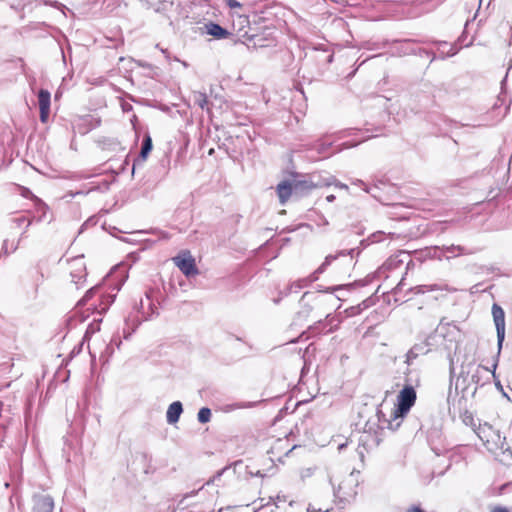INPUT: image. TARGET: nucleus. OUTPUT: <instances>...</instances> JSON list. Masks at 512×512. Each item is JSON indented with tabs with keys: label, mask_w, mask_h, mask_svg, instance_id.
<instances>
[{
	"label": "nucleus",
	"mask_w": 512,
	"mask_h": 512,
	"mask_svg": "<svg viewBox=\"0 0 512 512\" xmlns=\"http://www.w3.org/2000/svg\"><path fill=\"white\" fill-rule=\"evenodd\" d=\"M390 234H386L383 231H377L371 234L366 241L370 243H379L382 242L385 238H387Z\"/></svg>",
	"instance_id": "obj_29"
},
{
	"label": "nucleus",
	"mask_w": 512,
	"mask_h": 512,
	"mask_svg": "<svg viewBox=\"0 0 512 512\" xmlns=\"http://www.w3.org/2000/svg\"><path fill=\"white\" fill-rule=\"evenodd\" d=\"M475 378H476V376H475V375H473V376H472V381H473V382H475V383H478V382H479V380H478V379H477V380H475Z\"/></svg>",
	"instance_id": "obj_46"
},
{
	"label": "nucleus",
	"mask_w": 512,
	"mask_h": 512,
	"mask_svg": "<svg viewBox=\"0 0 512 512\" xmlns=\"http://www.w3.org/2000/svg\"><path fill=\"white\" fill-rule=\"evenodd\" d=\"M296 446H292V448L286 453L288 455L293 449H295Z\"/></svg>",
	"instance_id": "obj_47"
},
{
	"label": "nucleus",
	"mask_w": 512,
	"mask_h": 512,
	"mask_svg": "<svg viewBox=\"0 0 512 512\" xmlns=\"http://www.w3.org/2000/svg\"><path fill=\"white\" fill-rule=\"evenodd\" d=\"M183 412V406L180 401L171 403L166 412V420L169 424H175L178 422Z\"/></svg>",
	"instance_id": "obj_14"
},
{
	"label": "nucleus",
	"mask_w": 512,
	"mask_h": 512,
	"mask_svg": "<svg viewBox=\"0 0 512 512\" xmlns=\"http://www.w3.org/2000/svg\"><path fill=\"white\" fill-rule=\"evenodd\" d=\"M376 415L382 427L396 430L401 424L400 419L394 420L393 412L391 413L390 418H386V415L380 409H378Z\"/></svg>",
	"instance_id": "obj_16"
},
{
	"label": "nucleus",
	"mask_w": 512,
	"mask_h": 512,
	"mask_svg": "<svg viewBox=\"0 0 512 512\" xmlns=\"http://www.w3.org/2000/svg\"><path fill=\"white\" fill-rule=\"evenodd\" d=\"M316 184H318V185H317V187H318V186H323V185H324V186L334 185L335 187L340 188V189H344V190H348V189H349V187H348L346 184H344V183H342V182L338 181V180H337L335 177H333V176H330V177H328V178H326V179H323V181H322V182H317Z\"/></svg>",
	"instance_id": "obj_20"
},
{
	"label": "nucleus",
	"mask_w": 512,
	"mask_h": 512,
	"mask_svg": "<svg viewBox=\"0 0 512 512\" xmlns=\"http://www.w3.org/2000/svg\"><path fill=\"white\" fill-rule=\"evenodd\" d=\"M429 349H425L422 344H415L406 354V363L410 365L414 359H416L420 354H427Z\"/></svg>",
	"instance_id": "obj_18"
},
{
	"label": "nucleus",
	"mask_w": 512,
	"mask_h": 512,
	"mask_svg": "<svg viewBox=\"0 0 512 512\" xmlns=\"http://www.w3.org/2000/svg\"><path fill=\"white\" fill-rule=\"evenodd\" d=\"M317 185L318 184H314L313 182L307 180H294L293 182L282 181L277 185L276 192L280 203L283 205L287 202L292 193H304L312 190L313 188H316Z\"/></svg>",
	"instance_id": "obj_7"
},
{
	"label": "nucleus",
	"mask_w": 512,
	"mask_h": 512,
	"mask_svg": "<svg viewBox=\"0 0 512 512\" xmlns=\"http://www.w3.org/2000/svg\"><path fill=\"white\" fill-rule=\"evenodd\" d=\"M331 146L332 142L320 140L313 146V149L316 150L319 154L326 155Z\"/></svg>",
	"instance_id": "obj_26"
},
{
	"label": "nucleus",
	"mask_w": 512,
	"mask_h": 512,
	"mask_svg": "<svg viewBox=\"0 0 512 512\" xmlns=\"http://www.w3.org/2000/svg\"><path fill=\"white\" fill-rule=\"evenodd\" d=\"M206 33L215 37L216 39H225L230 35L226 29L217 23L210 22L205 25Z\"/></svg>",
	"instance_id": "obj_15"
},
{
	"label": "nucleus",
	"mask_w": 512,
	"mask_h": 512,
	"mask_svg": "<svg viewBox=\"0 0 512 512\" xmlns=\"http://www.w3.org/2000/svg\"><path fill=\"white\" fill-rule=\"evenodd\" d=\"M277 499H278L279 502L282 501V500L286 501V497L285 496L281 497L280 495H278Z\"/></svg>",
	"instance_id": "obj_44"
},
{
	"label": "nucleus",
	"mask_w": 512,
	"mask_h": 512,
	"mask_svg": "<svg viewBox=\"0 0 512 512\" xmlns=\"http://www.w3.org/2000/svg\"><path fill=\"white\" fill-rule=\"evenodd\" d=\"M353 185H357V186H361L363 187V189L367 192V193H371L370 189L368 188V186L360 179H356L352 182Z\"/></svg>",
	"instance_id": "obj_33"
},
{
	"label": "nucleus",
	"mask_w": 512,
	"mask_h": 512,
	"mask_svg": "<svg viewBox=\"0 0 512 512\" xmlns=\"http://www.w3.org/2000/svg\"><path fill=\"white\" fill-rule=\"evenodd\" d=\"M193 101L194 104L199 106L201 109H204L208 104L207 95L202 92H194Z\"/></svg>",
	"instance_id": "obj_22"
},
{
	"label": "nucleus",
	"mask_w": 512,
	"mask_h": 512,
	"mask_svg": "<svg viewBox=\"0 0 512 512\" xmlns=\"http://www.w3.org/2000/svg\"><path fill=\"white\" fill-rule=\"evenodd\" d=\"M326 200H327V202H333V201L335 200V196H334L333 194L328 195V196L326 197Z\"/></svg>",
	"instance_id": "obj_41"
},
{
	"label": "nucleus",
	"mask_w": 512,
	"mask_h": 512,
	"mask_svg": "<svg viewBox=\"0 0 512 512\" xmlns=\"http://www.w3.org/2000/svg\"><path fill=\"white\" fill-rule=\"evenodd\" d=\"M255 405L253 402H237L226 406V411H233L237 409L251 408Z\"/></svg>",
	"instance_id": "obj_28"
},
{
	"label": "nucleus",
	"mask_w": 512,
	"mask_h": 512,
	"mask_svg": "<svg viewBox=\"0 0 512 512\" xmlns=\"http://www.w3.org/2000/svg\"><path fill=\"white\" fill-rule=\"evenodd\" d=\"M359 130L358 129H355V128H350V129H346L344 131H341L339 133V138H344V137H348V136H352V135H355L356 132H358Z\"/></svg>",
	"instance_id": "obj_32"
},
{
	"label": "nucleus",
	"mask_w": 512,
	"mask_h": 512,
	"mask_svg": "<svg viewBox=\"0 0 512 512\" xmlns=\"http://www.w3.org/2000/svg\"><path fill=\"white\" fill-rule=\"evenodd\" d=\"M456 53H457V50L451 46L450 50L447 52L446 55H443L442 58L444 59L446 57L454 56Z\"/></svg>",
	"instance_id": "obj_34"
},
{
	"label": "nucleus",
	"mask_w": 512,
	"mask_h": 512,
	"mask_svg": "<svg viewBox=\"0 0 512 512\" xmlns=\"http://www.w3.org/2000/svg\"><path fill=\"white\" fill-rule=\"evenodd\" d=\"M371 136H366L364 137L363 139L357 141V142H344L340 145L339 149L337 151H342L343 149H348V148H352V147H355L357 145H359L361 142L369 139Z\"/></svg>",
	"instance_id": "obj_30"
},
{
	"label": "nucleus",
	"mask_w": 512,
	"mask_h": 512,
	"mask_svg": "<svg viewBox=\"0 0 512 512\" xmlns=\"http://www.w3.org/2000/svg\"><path fill=\"white\" fill-rule=\"evenodd\" d=\"M458 333V327L453 322H446L445 318L440 320V323L436 328V334H438L443 341H454Z\"/></svg>",
	"instance_id": "obj_10"
},
{
	"label": "nucleus",
	"mask_w": 512,
	"mask_h": 512,
	"mask_svg": "<svg viewBox=\"0 0 512 512\" xmlns=\"http://www.w3.org/2000/svg\"><path fill=\"white\" fill-rule=\"evenodd\" d=\"M358 473L351 471L344 476L339 468L329 470V482L333 488L335 498L340 502H349L357 494Z\"/></svg>",
	"instance_id": "obj_1"
},
{
	"label": "nucleus",
	"mask_w": 512,
	"mask_h": 512,
	"mask_svg": "<svg viewBox=\"0 0 512 512\" xmlns=\"http://www.w3.org/2000/svg\"><path fill=\"white\" fill-rule=\"evenodd\" d=\"M492 315H493V320H494V323H495V327H496V332H497V346H498V351H497V355H496V359L492 365V370H490L488 367H484L482 365H479L478 366V369H477V372H479L480 369L486 371V372H491L492 376L494 379H496V368H497V365H498V359H499V356H500V353H501V349H502V345H503V342H504V339H505V313H504V310L497 304H493L492 306Z\"/></svg>",
	"instance_id": "obj_5"
},
{
	"label": "nucleus",
	"mask_w": 512,
	"mask_h": 512,
	"mask_svg": "<svg viewBox=\"0 0 512 512\" xmlns=\"http://www.w3.org/2000/svg\"><path fill=\"white\" fill-rule=\"evenodd\" d=\"M492 512H510V511L505 507L498 506V507H495Z\"/></svg>",
	"instance_id": "obj_37"
},
{
	"label": "nucleus",
	"mask_w": 512,
	"mask_h": 512,
	"mask_svg": "<svg viewBox=\"0 0 512 512\" xmlns=\"http://www.w3.org/2000/svg\"><path fill=\"white\" fill-rule=\"evenodd\" d=\"M68 264L71 282H73L78 288L79 284L85 282L87 276L84 256L79 255L77 257H74L68 261Z\"/></svg>",
	"instance_id": "obj_8"
},
{
	"label": "nucleus",
	"mask_w": 512,
	"mask_h": 512,
	"mask_svg": "<svg viewBox=\"0 0 512 512\" xmlns=\"http://www.w3.org/2000/svg\"><path fill=\"white\" fill-rule=\"evenodd\" d=\"M228 4L231 8L240 7V3L236 0H229Z\"/></svg>",
	"instance_id": "obj_38"
},
{
	"label": "nucleus",
	"mask_w": 512,
	"mask_h": 512,
	"mask_svg": "<svg viewBox=\"0 0 512 512\" xmlns=\"http://www.w3.org/2000/svg\"><path fill=\"white\" fill-rule=\"evenodd\" d=\"M402 285V280L398 283V285L396 286L395 288V293H398V291L400 290V287Z\"/></svg>",
	"instance_id": "obj_43"
},
{
	"label": "nucleus",
	"mask_w": 512,
	"mask_h": 512,
	"mask_svg": "<svg viewBox=\"0 0 512 512\" xmlns=\"http://www.w3.org/2000/svg\"><path fill=\"white\" fill-rule=\"evenodd\" d=\"M137 64L140 66V67H144V68H147L149 67L150 65L147 64L146 62H143V61H137Z\"/></svg>",
	"instance_id": "obj_40"
},
{
	"label": "nucleus",
	"mask_w": 512,
	"mask_h": 512,
	"mask_svg": "<svg viewBox=\"0 0 512 512\" xmlns=\"http://www.w3.org/2000/svg\"><path fill=\"white\" fill-rule=\"evenodd\" d=\"M54 500L48 494H36L33 496V512H53Z\"/></svg>",
	"instance_id": "obj_11"
},
{
	"label": "nucleus",
	"mask_w": 512,
	"mask_h": 512,
	"mask_svg": "<svg viewBox=\"0 0 512 512\" xmlns=\"http://www.w3.org/2000/svg\"><path fill=\"white\" fill-rule=\"evenodd\" d=\"M99 286L96 285L90 288L85 295L78 301L77 306H84L88 303V301L94 296V294L98 291Z\"/></svg>",
	"instance_id": "obj_25"
},
{
	"label": "nucleus",
	"mask_w": 512,
	"mask_h": 512,
	"mask_svg": "<svg viewBox=\"0 0 512 512\" xmlns=\"http://www.w3.org/2000/svg\"><path fill=\"white\" fill-rule=\"evenodd\" d=\"M475 433L489 452L496 453L505 449V437L489 423L480 424Z\"/></svg>",
	"instance_id": "obj_4"
},
{
	"label": "nucleus",
	"mask_w": 512,
	"mask_h": 512,
	"mask_svg": "<svg viewBox=\"0 0 512 512\" xmlns=\"http://www.w3.org/2000/svg\"><path fill=\"white\" fill-rule=\"evenodd\" d=\"M96 330H99V326L91 324V325H89V327H88V329L86 331V334H88L90 332H95Z\"/></svg>",
	"instance_id": "obj_36"
},
{
	"label": "nucleus",
	"mask_w": 512,
	"mask_h": 512,
	"mask_svg": "<svg viewBox=\"0 0 512 512\" xmlns=\"http://www.w3.org/2000/svg\"><path fill=\"white\" fill-rule=\"evenodd\" d=\"M197 419L200 423H208L211 419V410L207 407H203L198 411Z\"/></svg>",
	"instance_id": "obj_24"
},
{
	"label": "nucleus",
	"mask_w": 512,
	"mask_h": 512,
	"mask_svg": "<svg viewBox=\"0 0 512 512\" xmlns=\"http://www.w3.org/2000/svg\"><path fill=\"white\" fill-rule=\"evenodd\" d=\"M440 45H447L446 42H439Z\"/></svg>",
	"instance_id": "obj_48"
},
{
	"label": "nucleus",
	"mask_w": 512,
	"mask_h": 512,
	"mask_svg": "<svg viewBox=\"0 0 512 512\" xmlns=\"http://www.w3.org/2000/svg\"><path fill=\"white\" fill-rule=\"evenodd\" d=\"M441 288L437 285H418L411 289L415 294H423L427 291L440 290Z\"/></svg>",
	"instance_id": "obj_27"
},
{
	"label": "nucleus",
	"mask_w": 512,
	"mask_h": 512,
	"mask_svg": "<svg viewBox=\"0 0 512 512\" xmlns=\"http://www.w3.org/2000/svg\"><path fill=\"white\" fill-rule=\"evenodd\" d=\"M336 298L332 295H325L321 292H305L300 300V310L297 312L295 321L306 320L313 309L326 310L328 304H333ZM323 311L320 316L324 314Z\"/></svg>",
	"instance_id": "obj_2"
},
{
	"label": "nucleus",
	"mask_w": 512,
	"mask_h": 512,
	"mask_svg": "<svg viewBox=\"0 0 512 512\" xmlns=\"http://www.w3.org/2000/svg\"><path fill=\"white\" fill-rule=\"evenodd\" d=\"M36 208L37 212L40 213L39 221L46 219V215L49 211L48 205L42 202L39 198H36Z\"/></svg>",
	"instance_id": "obj_23"
},
{
	"label": "nucleus",
	"mask_w": 512,
	"mask_h": 512,
	"mask_svg": "<svg viewBox=\"0 0 512 512\" xmlns=\"http://www.w3.org/2000/svg\"><path fill=\"white\" fill-rule=\"evenodd\" d=\"M495 384H496V387H497L499 390L503 391V387H502V385H501L500 381H496V383H495Z\"/></svg>",
	"instance_id": "obj_42"
},
{
	"label": "nucleus",
	"mask_w": 512,
	"mask_h": 512,
	"mask_svg": "<svg viewBox=\"0 0 512 512\" xmlns=\"http://www.w3.org/2000/svg\"><path fill=\"white\" fill-rule=\"evenodd\" d=\"M352 253H354V249H351L349 251L342 250L338 252L335 255H328L326 256L324 262L319 266L317 270H315L311 275L308 277L298 279L294 281L285 292H283L284 296H287L291 292H298L304 287L309 286L311 283L315 282L318 279V274L323 273L327 266H329L332 261L338 259L339 257H348L351 255V257L348 259L349 264H352Z\"/></svg>",
	"instance_id": "obj_3"
},
{
	"label": "nucleus",
	"mask_w": 512,
	"mask_h": 512,
	"mask_svg": "<svg viewBox=\"0 0 512 512\" xmlns=\"http://www.w3.org/2000/svg\"><path fill=\"white\" fill-rule=\"evenodd\" d=\"M23 196H24V197H30V196H31V197H34L35 199L37 198V197H35V196L32 194V192H31L30 190H28V189H25V192L23 193Z\"/></svg>",
	"instance_id": "obj_39"
},
{
	"label": "nucleus",
	"mask_w": 512,
	"mask_h": 512,
	"mask_svg": "<svg viewBox=\"0 0 512 512\" xmlns=\"http://www.w3.org/2000/svg\"><path fill=\"white\" fill-rule=\"evenodd\" d=\"M407 384L397 396L396 408L393 410L394 420L402 419L407 415L416 402V391L412 385V380L406 378Z\"/></svg>",
	"instance_id": "obj_6"
},
{
	"label": "nucleus",
	"mask_w": 512,
	"mask_h": 512,
	"mask_svg": "<svg viewBox=\"0 0 512 512\" xmlns=\"http://www.w3.org/2000/svg\"><path fill=\"white\" fill-rule=\"evenodd\" d=\"M403 263V260L397 257H390L379 269L378 273H383L388 270L396 269Z\"/></svg>",
	"instance_id": "obj_19"
},
{
	"label": "nucleus",
	"mask_w": 512,
	"mask_h": 512,
	"mask_svg": "<svg viewBox=\"0 0 512 512\" xmlns=\"http://www.w3.org/2000/svg\"><path fill=\"white\" fill-rule=\"evenodd\" d=\"M194 494H195V492L193 491V492H191L190 494H186L184 498H188V497H190V496H192V495H194Z\"/></svg>",
	"instance_id": "obj_45"
},
{
	"label": "nucleus",
	"mask_w": 512,
	"mask_h": 512,
	"mask_svg": "<svg viewBox=\"0 0 512 512\" xmlns=\"http://www.w3.org/2000/svg\"><path fill=\"white\" fill-rule=\"evenodd\" d=\"M152 148H153L152 138L147 133L143 137L140 154H139L137 160L133 164V169H132L133 171L135 170V166L136 165L142 164V163H144L146 161V159H147L149 153L151 152Z\"/></svg>",
	"instance_id": "obj_13"
},
{
	"label": "nucleus",
	"mask_w": 512,
	"mask_h": 512,
	"mask_svg": "<svg viewBox=\"0 0 512 512\" xmlns=\"http://www.w3.org/2000/svg\"><path fill=\"white\" fill-rule=\"evenodd\" d=\"M173 261L186 277L198 274L195 259L191 256L190 252H183L182 254L174 257Z\"/></svg>",
	"instance_id": "obj_9"
},
{
	"label": "nucleus",
	"mask_w": 512,
	"mask_h": 512,
	"mask_svg": "<svg viewBox=\"0 0 512 512\" xmlns=\"http://www.w3.org/2000/svg\"><path fill=\"white\" fill-rule=\"evenodd\" d=\"M438 337L439 335L436 334L435 330L434 333H431L429 336H427L425 342L422 345L425 347V349H429L430 351L433 347H437L441 344L438 341Z\"/></svg>",
	"instance_id": "obj_21"
},
{
	"label": "nucleus",
	"mask_w": 512,
	"mask_h": 512,
	"mask_svg": "<svg viewBox=\"0 0 512 512\" xmlns=\"http://www.w3.org/2000/svg\"><path fill=\"white\" fill-rule=\"evenodd\" d=\"M15 223L18 225V226H21L23 224H26L25 225V231L28 229V227L31 225V220H28L25 216H20L18 218H15L14 219Z\"/></svg>",
	"instance_id": "obj_31"
},
{
	"label": "nucleus",
	"mask_w": 512,
	"mask_h": 512,
	"mask_svg": "<svg viewBox=\"0 0 512 512\" xmlns=\"http://www.w3.org/2000/svg\"><path fill=\"white\" fill-rule=\"evenodd\" d=\"M472 253L473 251L459 245H450L443 248V255H445L447 258H450L451 256L455 255H468Z\"/></svg>",
	"instance_id": "obj_17"
},
{
	"label": "nucleus",
	"mask_w": 512,
	"mask_h": 512,
	"mask_svg": "<svg viewBox=\"0 0 512 512\" xmlns=\"http://www.w3.org/2000/svg\"><path fill=\"white\" fill-rule=\"evenodd\" d=\"M293 503H294V502H293L292 500H291V501H289V505H290V506H292V505H293Z\"/></svg>",
	"instance_id": "obj_49"
},
{
	"label": "nucleus",
	"mask_w": 512,
	"mask_h": 512,
	"mask_svg": "<svg viewBox=\"0 0 512 512\" xmlns=\"http://www.w3.org/2000/svg\"><path fill=\"white\" fill-rule=\"evenodd\" d=\"M38 103L40 110V120L42 123L47 122L50 113L51 94L46 89H40L38 92Z\"/></svg>",
	"instance_id": "obj_12"
},
{
	"label": "nucleus",
	"mask_w": 512,
	"mask_h": 512,
	"mask_svg": "<svg viewBox=\"0 0 512 512\" xmlns=\"http://www.w3.org/2000/svg\"><path fill=\"white\" fill-rule=\"evenodd\" d=\"M114 298H115V296H107L105 298L106 306L104 308H102V310L107 309L108 305H110L114 301Z\"/></svg>",
	"instance_id": "obj_35"
}]
</instances>
